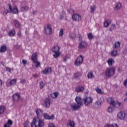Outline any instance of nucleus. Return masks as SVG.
<instances>
[{
	"instance_id": "1",
	"label": "nucleus",
	"mask_w": 127,
	"mask_h": 127,
	"mask_svg": "<svg viewBox=\"0 0 127 127\" xmlns=\"http://www.w3.org/2000/svg\"><path fill=\"white\" fill-rule=\"evenodd\" d=\"M107 101L108 103H110V105L112 106H110L108 107L107 109V112L108 113H113L114 112V110H115V107L116 106H118V107H121V105H122V103L121 102H119L118 101H115V100L112 97H109L107 99Z\"/></svg>"
},
{
	"instance_id": "2",
	"label": "nucleus",
	"mask_w": 127,
	"mask_h": 127,
	"mask_svg": "<svg viewBox=\"0 0 127 127\" xmlns=\"http://www.w3.org/2000/svg\"><path fill=\"white\" fill-rule=\"evenodd\" d=\"M9 10H5L3 12V15H6L7 13H13L14 14H17L18 13V9H17V7L15 6L14 7H12L11 4H9L8 5Z\"/></svg>"
},
{
	"instance_id": "3",
	"label": "nucleus",
	"mask_w": 127,
	"mask_h": 127,
	"mask_svg": "<svg viewBox=\"0 0 127 127\" xmlns=\"http://www.w3.org/2000/svg\"><path fill=\"white\" fill-rule=\"evenodd\" d=\"M116 74V68L115 67H108L105 70V76L107 78H111Z\"/></svg>"
},
{
	"instance_id": "4",
	"label": "nucleus",
	"mask_w": 127,
	"mask_h": 127,
	"mask_svg": "<svg viewBox=\"0 0 127 127\" xmlns=\"http://www.w3.org/2000/svg\"><path fill=\"white\" fill-rule=\"evenodd\" d=\"M37 121L36 119H34L32 122L31 127H44V121L42 119H39L38 121V125H36Z\"/></svg>"
},
{
	"instance_id": "5",
	"label": "nucleus",
	"mask_w": 127,
	"mask_h": 127,
	"mask_svg": "<svg viewBox=\"0 0 127 127\" xmlns=\"http://www.w3.org/2000/svg\"><path fill=\"white\" fill-rule=\"evenodd\" d=\"M44 31L45 33L47 35H50V34H52V27H51V25L50 24H48L44 27Z\"/></svg>"
},
{
	"instance_id": "6",
	"label": "nucleus",
	"mask_w": 127,
	"mask_h": 127,
	"mask_svg": "<svg viewBox=\"0 0 127 127\" xmlns=\"http://www.w3.org/2000/svg\"><path fill=\"white\" fill-rule=\"evenodd\" d=\"M84 59V57H82V55H80L79 57H78L76 59V60L74 62V65L76 66H80L81 64L83 63V60Z\"/></svg>"
},
{
	"instance_id": "7",
	"label": "nucleus",
	"mask_w": 127,
	"mask_h": 127,
	"mask_svg": "<svg viewBox=\"0 0 127 127\" xmlns=\"http://www.w3.org/2000/svg\"><path fill=\"white\" fill-rule=\"evenodd\" d=\"M83 101L84 105L88 107L89 105L92 104L93 103V99L92 97H85L83 99Z\"/></svg>"
},
{
	"instance_id": "8",
	"label": "nucleus",
	"mask_w": 127,
	"mask_h": 127,
	"mask_svg": "<svg viewBox=\"0 0 127 127\" xmlns=\"http://www.w3.org/2000/svg\"><path fill=\"white\" fill-rule=\"evenodd\" d=\"M72 18L74 21H81V20H82L81 15L77 14H74L72 15Z\"/></svg>"
},
{
	"instance_id": "9",
	"label": "nucleus",
	"mask_w": 127,
	"mask_h": 127,
	"mask_svg": "<svg viewBox=\"0 0 127 127\" xmlns=\"http://www.w3.org/2000/svg\"><path fill=\"white\" fill-rule=\"evenodd\" d=\"M75 101L78 106L79 107H82L83 106V101H82V98L79 96H76L75 98Z\"/></svg>"
},
{
	"instance_id": "10",
	"label": "nucleus",
	"mask_w": 127,
	"mask_h": 127,
	"mask_svg": "<svg viewBox=\"0 0 127 127\" xmlns=\"http://www.w3.org/2000/svg\"><path fill=\"white\" fill-rule=\"evenodd\" d=\"M117 117L120 120H125L126 119V113L125 111L120 112L117 115Z\"/></svg>"
},
{
	"instance_id": "11",
	"label": "nucleus",
	"mask_w": 127,
	"mask_h": 127,
	"mask_svg": "<svg viewBox=\"0 0 127 127\" xmlns=\"http://www.w3.org/2000/svg\"><path fill=\"white\" fill-rule=\"evenodd\" d=\"M87 42L82 41L79 43V44L78 45V49H84V48H86L87 47Z\"/></svg>"
},
{
	"instance_id": "12",
	"label": "nucleus",
	"mask_w": 127,
	"mask_h": 127,
	"mask_svg": "<svg viewBox=\"0 0 127 127\" xmlns=\"http://www.w3.org/2000/svg\"><path fill=\"white\" fill-rule=\"evenodd\" d=\"M43 117L45 120H48L49 121H50L51 120H54L55 118L54 115L52 114L51 116H50L48 115V114H47V113H44Z\"/></svg>"
},
{
	"instance_id": "13",
	"label": "nucleus",
	"mask_w": 127,
	"mask_h": 127,
	"mask_svg": "<svg viewBox=\"0 0 127 127\" xmlns=\"http://www.w3.org/2000/svg\"><path fill=\"white\" fill-rule=\"evenodd\" d=\"M52 72V69L51 67H47L44 69V70L42 71V73L44 74V75H47V74H50Z\"/></svg>"
},
{
	"instance_id": "14",
	"label": "nucleus",
	"mask_w": 127,
	"mask_h": 127,
	"mask_svg": "<svg viewBox=\"0 0 127 127\" xmlns=\"http://www.w3.org/2000/svg\"><path fill=\"white\" fill-rule=\"evenodd\" d=\"M85 90V88L81 85H78L75 88V92L76 93H82Z\"/></svg>"
},
{
	"instance_id": "15",
	"label": "nucleus",
	"mask_w": 127,
	"mask_h": 127,
	"mask_svg": "<svg viewBox=\"0 0 127 127\" xmlns=\"http://www.w3.org/2000/svg\"><path fill=\"white\" fill-rule=\"evenodd\" d=\"M66 126L67 127H75V122L69 119L67 122Z\"/></svg>"
},
{
	"instance_id": "16",
	"label": "nucleus",
	"mask_w": 127,
	"mask_h": 127,
	"mask_svg": "<svg viewBox=\"0 0 127 127\" xmlns=\"http://www.w3.org/2000/svg\"><path fill=\"white\" fill-rule=\"evenodd\" d=\"M13 101L17 102L19 99H20V94L18 93H15L12 96Z\"/></svg>"
},
{
	"instance_id": "17",
	"label": "nucleus",
	"mask_w": 127,
	"mask_h": 127,
	"mask_svg": "<svg viewBox=\"0 0 127 127\" xmlns=\"http://www.w3.org/2000/svg\"><path fill=\"white\" fill-rule=\"evenodd\" d=\"M16 84V79H13L12 80H11L9 82H7L6 83V86L7 87H10V86L13 85L14 86V85Z\"/></svg>"
},
{
	"instance_id": "18",
	"label": "nucleus",
	"mask_w": 127,
	"mask_h": 127,
	"mask_svg": "<svg viewBox=\"0 0 127 127\" xmlns=\"http://www.w3.org/2000/svg\"><path fill=\"white\" fill-rule=\"evenodd\" d=\"M122 8V3L120 2H117L115 3V6L114 7L115 10H120Z\"/></svg>"
},
{
	"instance_id": "19",
	"label": "nucleus",
	"mask_w": 127,
	"mask_h": 127,
	"mask_svg": "<svg viewBox=\"0 0 127 127\" xmlns=\"http://www.w3.org/2000/svg\"><path fill=\"white\" fill-rule=\"evenodd\" d=\"M20 10V11H21V12L28 11V10H29V6L28 5H26L24 6H21Z\"/></svg>"
},
{
	"instance_id": "20",
	"label": "nucleus",
	"mask_w": 127,
	"mask_h": 127,
	"mask_svg": "<svg viewBox=\"0 0 127 127\" xmlns=\"http://www.w3.org/2000/svg\"><path fill=\"white\" fill-rule=\"evenodd\" d=\"M81 76H82V73L79 72H76L73 75V79H75V80H80V77H81Z\"/></svg>"
},
{
	"instance_id": "21",
	"label": "nucleus",
	"mask_w": 127,
	"mask_h": 127,
	"mask_svg": "<svg viewBox=\"0 0 127 127\" xmlns=\"http://www.w3.org/2000/svg\"><path fill=\"white\" fill-rule=\"evenodd\" d=\"M43 111L40 109H37L36 111V113L38 118H40V117H42V115L43 114Z\"/></svg>"
},
{
	"instance_id": "22",
	"label": "nucleus",
	"mask_w": 127,
	"mask_h": 127,
	"mask_svg": "<svg viewBox=\"0 0 127 127\" xmlns=\"http://www.w3.org/2000/svg\"><path fill=\"white\" fill-rule=\"evenodd\" d=\"M71 109L72 111H77V110H79L81 108V106H79V105H70Z\"/></svg>"
},
{
	"instance_id": "23",
	"label": "nucleus",
	"mask_w": 127,
	"mask_h": 127,
	"mask_svg": "<svg viewBox=\"0 0 127 127\" xmlns=\"http://www.w3.org/2000/svg\"><path fill=\"white\" fill-rule=\"evenodd\" d=\"M101 106L102 103L99 100L96 101L94 105V107L95 109H99V108H101Z\"/></svg>"
},
{
	"instance_id": "24",
	"label": "nucleus",
	"mask_w": 127,
	"mask_h": 127,
	"mask_svg": "<svg viewBox=\"0 0 127 127\" xmlns=\"http://www.w3.org/2000/svg\"><path fill=\"white\" fill-rule=\"evenodd\" d=\"M44 105L46 108H49L50 107V99L47 98L44 101Z\"/></svg>"
},
{
	"instance_id": "25",
	"label": "nucleus",
	"mask_w": 127,
	"mask_h": 127,
	"mask_svg": "<svg viewBox=\"0 0 127 127\" xmlns=\"http://www.w3.org/2000/svg\"><path fill=\"white\" fill-rule=\"evenodd\" d=\"M37 56L38 55L36 53H34L31 57V60H32L33 62H34L35 61H37Z\"/></svg>"
},
{
	"instance_id": "26",
	"label": "nucleus",
	"mask_w": 127,
	"mask_h": 127,
	"mask_svg": "<svg viewBox=\"0 0 127 127\" xmlns=\"http://www.w3.org/2000/svg\"><path fill=\"white\" fill-rule=\"evenodd\" d=\"M111 55L112 57L118 56V51L116 49H113V50L111 52Z\"/></svg>"
},
{
	"instance_id": "27",
	"label": "nucleus",
	"mask_w": 127,
	"mask_h": 127,
	"mask_svg": "<svg viewBox=\"0 0 127 127\" xmlns=\"http://www.w3.org/2000/svg\"><path fill=\"white\" fill-rule=\"evenodd\" d=\"M59 50H60V48L58 46H55L52 48V52H59Z\"/></svg>"
},
{
	"instance_id": "28",
	"label": "nucleus",
	"mask_w": 127,
	"mask_h": 127,
	"mask_svg": "<svg viewBox=\"0 0 127 127\" xmlns=\"http://www.w3.org/2000/svg\"><path fill=\"white\" fill-rule=\"evenodd\" d=\"M13 21L14 22L15 27H17V28L20 27V23H19L18 20L16 19H14L13 20Z\"/></svg>"
},
{
	"instance_id": "29",
	"label": "nucleus",
	"mask_w": 127,
	"mask_h": 127,
	"mask_svg": "<svg viewBox=\"0 0 127 127\" xmlns=\"http://www.w3.org/2000/svg\"><path fill=\"white\" fill-rule=\"evenodd\" d=\"M107 63L109 66H113V64H115V61L113 59H109L107 61Z\"/></svg>"
},
{
	"instance_id": "30",
	"label": "nucleus",
	"mask_w": 127,
	"mask_h": 127,
	"mask_svg": "<svg viewBox=\"0 0 127 127\" xmlns=\"http://www.w3.org/2000/svg\"><path fill=\"white\" fill-rule=\"evenodd\" d=\"M7 50V48L4 45L2 46L0 48V53H4L5 51Z\"/></svg>"
},
{
	"instance_id": "31",
	"label": "nucleus",
	"mask_w": 127,
	"mask_h": 127,
	"mask_svg": "<svg viewBox=\"0 0 127 127\" xmlns=\"http://www.w3.org/2000/svg\"><path fill=\"white\" fill-rule=\"evenodd\" d=\"M104 127H119V125L117 124L116 123H114L112 124H106Z\"/></svg>"
},
{
	"instance_id": "32",
	"label": "nucleus",
	"mask_w": 127,
	"mask_h": 127,
	"mask_svg": "<svg viewBox=\"0 0 127 127\" xmlns=\"http://www.w3.org/2000/svg\"><path fill=\"white\" fill-rule=\"evenodd\" d=\"M121 46V43L120 42H116L113 46V49H119Z\"/></svg>"
},
{
	"instance_id": "33",
	"label": "nucleus",
	"mask_w": 127,
	"mask_h": 127,
	"mask_svg": "<svg viewBox=\"0 0 127 127\" xmlns=\"http://www.w3.org/2000/svg\"><path fill=\"white\" fill-rule=\"evenodd\" d=\"M5 111V107H4L3 105H1L0 106V115H2V114L4 113Z\"/></svg>"
},
{
	"instance_id": "34",
	"label": "nucleus",
	"mask_w": 127,
	"mask_h": 127,
	"mask_svg": "<svg viewBox=\"0 0 127 127\" xmlns=\"http://www.w3.org/2000/svg\"><path fill=\"white\" fill-rule=\"evenodd\" d=\"M110 24H111V20L110 19L106 20L104 23V27H108V26L110 25Z\"/></svg>"
},
{
	"instance_id": "35",
	"label": "nucleus",
	"mask_w": 127,
	"mask_h": 127,
	"mask_svg": "<svg viewBox=\"0 0 127 127\" xmlns=\"http://www.w3.org/2000/svg\"><path fill=\"white\" fill-rule=\"evenodd\" d=\"M8 34L9 36H10V37H12L14 36V35H15V30H12L9 31V32L8 33Z\"/></svg>"
},
{
	"instance_id": "36",
	"label": "nucleus",
	"mask_w": 127,
	"mask_h": 127,
	"mask_svg": "<svg viewBox=\"0 0 127 127\" xmlns=\"http://www.w3.org/2000/svg\"><path fill=\"white\" fill-rule=\"evenodd\" d=\"M58 95H59L58 92H54L51 94V97H52L53 99H55L58 97Z\"/></svg>"
},
{
	"instance_id": "37",
	"label": "nucleus",
	"mask_w": 127,
	"mask_h": 127,
	"mask_svg": "<svg viewBox=\"0 0 127 127\" xmlns=\"http://www.w3.org/2000/svg\"><path fill=\"white\" fill-rule=\"evenodd\" d=\"M33 63L35 64V66L36 68H38V67H40V62H39L37 61H36L35 62H33Z\"/></svg>"
},
{
	"instance_id": "38",
	"label": "nucleus",
	"mask_w": 127,
	"mask_h": 127,
	"mask_svg": "<svg viewBox=\"0 0 127 127\" xmlns=\"http://www.w3.org/2000/svg\"><path fill=\"white\" fill-rule=\"evenodd\" d=\"M96 9V6L92 5L90 6V12L91 13H94L95 10Z\"/></svg>"
},
{
	"instance_id": "39",
	"label": "nucleus",
	"mask_w": 127,
	"mask_h": 127,
	"mask_svg": "<svg viewBox=\"0 0 127 127\" xmlns=\"http://www.w3.org/2000/svg\"><path fill=\"white\" fill-rule=\"evenodd\" d=\"M87 36L89 40H92V39L94 38V36H93L92 33H89L88 34H87Z\"/></svg>"
},
{
	"instance_id": "40",
	"label": "nucleus",
	"mask_w": 127,
	"mask_h": 127,
	"mask_svg": "<svg viewBox=\"0 0 127 127\" xmlns=\"http://www.w3.org/2000/svg\"><path fill=\"white\" fill-rule=\"evenodd\" d=\"M54 53H55V54L53 55V56L55 58H57V57L60 56V52H54Z\"/></svg>"
},
{
	"instance_id": "41",
	"label": "nucleus",
	"mask_w": 127,
	"mask_h": 127,
	"mask_svg": "<svg viewBox=\"0 0 127 127\" xmlns=\"http://www.w3.org/2000/svg\"><path fill=\"white\" fill-rule=\"evenodd\" d=\"M95 90L98 94H100V95H102V94H103V93H102V89H100V88L99 87L96 88Z\"/></svg>"
},
{
	"instance_id": "42",
	"label": "nucleus",
	"mask_w": 127,
	"mask_h": 127,
	"mask_svg": "<svg viewBox=\"0 0 127 127\" xmlns=\"http://www.w3.org/2000/svg\"><path fill=\"white\" fill-rule=\"evenodd\" d=\"M64 34V30L63 29H61L60 31L59 32L60 37H62Z\"/></svg>"
},
{
	"instance_id": "43",
	"label": "nucleus",
	"mask_w": 127,
	"mask_h": 127,
	"mask_svg": "<svg viewBox=\"0 0 127 127\" xmlns=\"http://www.w3.org/2000/svg\"><path fill=\"white\" fill-rule=\"evenodd\" d=\"M115 28H116V25L115 24H113L110 29H109V30L110 31H112V30H114V29H115Z\"/></svg>"
},
{
	"instance_id": "44",
	"label": "nucleus",
	"mask_w": 127,
	"mask_h": 127,
	"mask_svg": "<svg viewBox=\"0 0 127 127\" xmlns=\"http://www.w3.org/2000/svg\"><path fill=\"white\" fill-rule=\"evenodd\" d=\"M45 86V84H44L43 81H41L40 83V89H43V87H44Z\"/></svg>"
},
{
	"instance_id": "45",
	"label": "nucleus",
	"mask_w": 127,
	"mask_h": 127,
	"mask_svg": "<svg viewBox=\"0 0 127 127\" xmlns=\"http://www.w3.org/2000/svg\"><path fill=\"white\" fill-rule=\"evenodd\" d=\"M87 77L89 79H91L93 78V72H89L87 74Z\"/></svg>"
},
{
	"instance_id": "46",
	"label": "nucleus",
	"mask_w": 127,
	"mask_h": 127,
	"mask_svg": "<svg viewBox=\"0 0 127 127\" xmlns=\"http://www.w3.org/2000/svg\"><path fill=\"white\" fill-rule=\"evenodd\" d=\"M24 127H29V122L28 121L24 123Z\"/></svg>"
},
{
	"instance_id": "47",
	"label": "nucleus",
	"mask_w": 127,
	"mask_h": 127,
	"mask_svg": "<svg viewBox=\"0 0 127 127\" xmlns=\"http://www.w3.org/2000/svg\"><path fill=\"white\" fill-rule=\"evenodd\" d=\"M20 83L22 85H24V83H26V80L25 79H21Z\"/></svg>"
},
{
	"instance_id": "48",
	"label": "nucleus",
	"mask_w": 127,
	"mask_h": 127,
	"mask_svg": "<svg viewBox=\"0 0 127 127\" xmlns=\"http://www.w3.org/2000/svg\"><path fill=\"white\" fill-rule=\"evenodd\" d=\"M17 35L18 36V37H21L22 36V34L21 33V31L19 30V32H17Z\"/></svg>"
},
{
	"instance_id": "49",
	"label": "nucleus",
	"mask_w": 127,
	"mask_h": 127,
	"mask_svg": "<svg viewBox=\"0 0 127 127\" xmlns=\"http://www.w3.org/2000/svg\"><path fill=\"white\" fill-rule=\"evenodd\" d=\"M7 124L10 126H12V121L10 120H8Z\"/></svg>"
},
{
	"instance_id": "50",
	"label": "nucleus",
	"mask_w": 127,
	"mask_h": 127,
	"mask_svg": "<svg viewBox=\"0 0 127 127\" xmlns=\"http://www.w3.org/2000/svg\"><path fill=\"white\" fill-rule=\"evenodd\" d=\"M67 59H69V58L68 57H65L63 59L64 62H66Z\"/></svg>"
},
{
	"instance_id": "51",
	"label": "nucleus",
	"mask_w": 127,
	"mask_h": 127,
	"mask_svg": "<svg viewBox=\"0 0 127 127\" xmlns=\"http://www.w3.org/2000/svg\"><path fill=\"white\" fill-rule=\"evenodd\" d=\"M124 85L125 86H126V88H127V79L125 80Z\"/></svg>"
},
{
	"instance_id": "52",
	"label": "nucleus",
	"mask_w": 127,
	"mask_h": 127,
	"mask_svg": "<svg viewBox=\"0 0 127 127\" xmlns=\"http://www.w3.org/2000/svg\"><path fill=\"white\" fill-rule=\"evenodd\" d=\"M48 127H55V126H54V124L50 123L49 124Z\"/></svg>"
},
{
	"instance_id": "53",
	"label": "nucleus",
	"mask_w": 127,
	"mask_h": 127,
	"mask_svg": "<svg viewBox=\"0 0 127 127\" xmlns=\"http://www.w3.org/2000/svg\"><path fill=\"white\" fill-rule=\"evenodd\" d=\"M22 63L24 64V65H25V64H26V63H27V61L24 60H23L22 61Z\"/></svg>"
},
{
	"instance_id": "54",
	"label": "nucleus",
	"mask_w": 127,
	"mask_h": 127,
	"mask_svg": "<svg viewBox=\"0 0 127 127\" xmlns=\"http://www.w3.org/2000/svg\"><path fill=\"white\" fill-rule=\"evenodd\" d=\"M6 70L7 71V72H11V69L9 67H6Z\"/></svg>"
},
{
	"instance_id": "55",
	"label": "nucleus",
	"mask_w": 127,
	"mask_h": 127,
	"mask_svg": "<svg viewBox=\"0 0 127 127\" xmlns=\"http://www.w3.org/2000/svg\"><path fill=\"white\" fill-rule=\"evenodd\" d=\"M10 127V126H9V125L7 123L4 125V127Z\"/></svg>"
},
{
	"instance_id": "56",
	"label": "nucleus",
	"mask_w": 127,
	"mask_h": 127,
	"mask_svg": "<svg viewBox=\"0 0 127 127\" xmlns=\"http://www.w3.org/2000/svg\"><path fill=\"white\" fill-rule=\"evenodd\" d=\"M118 72H122V68H121V67H118Z\"/></svg>"
},
{
	"instance_id": "57",
	"label": "nucleus",
	"mask_w": 127,
	"mask_h": 127,
	"mask_svg": "<svg viewBox=\"0 0 127 127\" xmlns=\"http://www.w3.org/2000/svg\"><path fill=\"white\" fill-rule=\"evenodd\" d=\"M37 13V10H33V14H36Z\"/></svg>"
},
{
	"instance_id": "58",
	"label": "nucleus",
	"mask_w": 127,
	"mask_h": 127,
	"mask_svg": "<svg viewBox=\"0 0 127 127\" xmlns=\"http://www.w3.org/2000/svg\"><path fill=\"white\" fill-rule=\"evenodd\" d=\"M63 18H64V16L63 15H60V19H61V20H62V19H63Z\"/></svg>"
},
{
	"instance_id": "59",
	"label": "nucleus",
	"mask_w": 127,
	"mask_h": 127,
	"mask_svg": "<svg viewBox=\"0 0 127 127\" xmlns=\"http://www.w3.org/2000/svg\"><path fill=\"white\" fill-rule=\"evenodd\" d=\"M79 40H82V36H81V35L79 36Z\"/></svg>"
},
{
	"instance_id": "60",
	"label": "nucleus",
	"mask_w": 127,
	"mask_h": 127,
	"mask_svg": "<svg viewBox=\"0 0 127 127\" xmlns=\"http://www.w3.org/2000/svg\"><path fill=\"white\" fill-rule=\"evenodd\" d=\"M2 85V81H1V79H0V86H1Z\"/></svg>"
},
{
	"instance_id": "61",
	"label": "nucleus",
	"mask_w": 127,
	"mask_h": 127,
	"mask_svg": "<svg viewBox=\"0 0 127 127\" xmlns=\"http://www.w3.org/2000/svg\"><path fill=\"white\" fill-rule=\"evenodd\" d=\"M33 77H34L35 78H37V74H34L33 75Z\"/></svg>"
},
{
	"instance_id": "62",
	"label": "nucleus",
	"mask_w": 127,
	"mask_h": 127,
	"mask_svg": "<svg viewBox=\"0 0 127 127\" xmlns=\"http://www.w3.org/2000/svg\"><path fill=\"white\" fill-rule=\"evenodd\" d=\"M124 102H127V97L124 98Z\"/></svg>"
},
{
	"instance_id": "63",
	"label": "nucleus",
	"mask_w": 127,
	"mask_h": 127,
	"mask_svg": "<svg viewBox=\"0 0 127 127\" xmlns=\"http://www.w3.org/2000/svg\"><path fill=\"white\" fill-rule=\"evenodd\" d=\"M62 13H63V14H64V13H65V11H62Z\"/></svg>"
},
{
	"instance_id": "64",
	"label": "nucleus",
	"mask_w": 127,
	"mask_h": 127,
	"mask_svg": "<svg viewBox=\"0 0 127 127\" xmlns=\"http://www.w3.org/2000/svg\"><path fill=\"white\" fill-rule=\"evenodd\" d=\"M126 41H127V38H126Z\"/></svg>"
}]
</instances>
